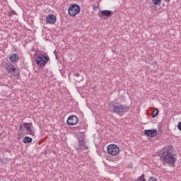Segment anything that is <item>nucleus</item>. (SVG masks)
I'll list each match as a JSON object with an SVG mask.
<instances>
[{
  "instance_id": "nucleus-10",
  "label": "nucleus",
  "mask_w": 181,
  "mask_h": 181,
  "mask_svg": "<svg viewBox=\"0 0 181 181\" xmlns=\"http://www.w3.org/2000/svg\"><path fill=\"white\" fill-rule=\"evenodd\" d=\"M157 134L158 131L156 129L144 130V135H147V136H151V138L156 136Z\"/></svg>"
},
{
  "instance_id": "nucleus-25",
  "label": "nucleus",
  "mask_w": 181,
  "mask_h": 181,
  "mask_svg": "<svg viewBox=\"0 0 181 181\" xmlns=\"http://www.w3.org/2000/svg\"><path fill=\"white\" fill-rule=\"evenodd\" d=\"M54 54H55L56 57H57V52L56 51L54 52Z\"/></svg>"
},
{
  "instance_id": "nucleus-1",
  "label": "nucleus",
  "mask_w": 181,
  "mask_h": 181,
  "mask_svg": "<svg viewBox=\"0 0 181 181\" xmlns=\"http://www.w3.org/2000/svg\"><path fill=\"white\" fill-rule=\"evenodd\" d=\"M161 159L164 163L175 165L176 162V154L173 153V146H168L164 147Z\"/></svg>"
},
{
  "instance_id": "nucleus-12",
  "label": "nucleus",
  "mask_w": 181,
  "mask_h": 181,
  "mask_svg": "<svg viewBox=\"0 0 181 181\" xmlns=\"http://www.w3.org/2000/svg\"><path fill=\"white\" fill-rule=\"evenodd\" d=\"M9 59L11 63H18L19 61V56L17 54H11Z\"/></svg>"
},
{
  "instance_id": "nucleus-15",
  "label": "nucleus",
  "mask_w": 181,
  "mask_h": 181,
  "mask_svg": "<svg viewBox=\"0 0 181 181\" xmlns=\"http://www.w3.org/2000/svg\"><path fill=\"white\" fill-rule=\"evenodd\" d=\"M158 114H159V111L158 110V109L154 110L152 113V117L155 118L158 117Z\"/></svg>"
},
{
  "instance_id": "nucleus-23",
  "label": "nucleus",
  "mask_w": 181,
  "mask_h": 181,
  "mask_svg": "<svg viewBox=\"0 0 181 181\" xmlns=\"http://www.w3.org/2000/svg\"><path fill=\"white\" fill-rule=\"evenodd\" d=\"M74 76H76V77H80V74L76 73V74H74Z\"/></svg>"
},
{
  "instance_id": "nucleus-4",
  "label": "nucleus",
  "mask_w": 181,
  "mask_h": 181,
  "mask_svg": "<svg viewBox=\"0 0 181 181\" xmlns=\"http://www.w3.org/2000/svg\"><path fill=\"white\" fill-rule=\"evenodd\" d=\"M49 60L50 58H49V57L47 56L39 55L35 59V62L39 67H45V66H46V64H47V62H49Z\"/></svg>"
},
{
  "instance_id": "nucleus-20",
  "label": "nucleus",
  "mask_w": 181,
  "mask_h": 181,
  "mask_svg": "<svg viewBox=\"0 0 181 181\" xmlns=\"http://www.w3.org/2000/svg\"><path fill=\"white\" fill-rule=\"evenodd\" d=\"M12 15H16V12H15V11H11V14H10V16H12Z\"/></svg>"
},
{
  "instance_id": "nucleus-17",
  "label": "nucleus",
  "mask_w": 181,
  "mask_h": 181,
  "mask_svg": "<svg viewBox=\"0 0 181 181\" xmlns=\"http://www.w3.org/2000/svg\"><path fill=\"white\" fill-rule=\"evenodd\" d=\"M138 181H145V175H142L141 177H139L138 179H137Z\"/></svg>"
},
{
  "instance_id": "nucleus-16",
  "label": "nucleus",
  "mask_w": 181,
  "mask_h": 181,
  "mask_svg": "<svg viewBox=\"0 0 181 181\" xmlns=\"http://www.w3.org/2000/svg\"><path fill=\"white\" fill-rule=\"evenodd\" d=\"M153 5H160L162 0H152Z\"/></svg>"
},
{
  "instance_id": "nucleus-18",
  "label": "nucleus",
  "mask_w": 181,
  "mask_h": 181,
  "mask_svg": "<svg viewBox=\"0 0 181 181\" xmlns=\"http://www.w3.org/2000/svg\"><path fill=\"white\" fill-rule=\"evenodd\" d=\"M0 161L1 162V163H8V160H6L5 158H1Z\"/></svg>"
},
{
  "instance_id": "nucleus-5",
  "label": "nucleus",
  "mask_w": 181,
  "mask_h": 181,
  "mask_svg": "<svg viewBox=\"0 0 181 181\" xmlns=\"http://www.w3.org/2000/svg\"><path fill=\"white\" fill-rule=\"evenodd\" d=\"M80 6L77 4H71L68 9L69 15L72 17L76 16V15H78V13H80Z\"/></svg>"
},
{
  "instance_id": "nucleus-6",
  "label": "nucleus",
  "mask_w": 181,
  "mask_h": 181,
  "mask_svg": "<svg viewBox=\"0 0 181 181\" xmlns=\"http://www.w3.org/2000/svg\"><path fill=\"white\" fill-rule=\"evenodd\" d=\"M107 153L110 155H118L119 153V147L115 144H110L107 146Z\"/></svg>"
},
{
  "instance_id": "nucleus-24",
  "label": "nucleus",
  "mask_w": 181,
  "mask_h": 181,
  "mask_svg": "<svg viewBox=\"0 0 181 181\" xmlns=\"http://www.w3.org/2000/svg\"><path fill=\"white\" fill-rule=\"evenodd\" d=\"M22 128H23V126L22 124L20 125V130L22 131Z\"/></svg>"
},
{
  "instance_id": "nucleus-9",
  "label": "nucleus",
  "mask_w": 181,
  "mask_h": 181,
  "mask_svg": "<svg viewBox=\"0 0 181 181\" xmlns=\"http://www.w3.org/2000/svg\"><path fill=\"white\" fill-rule=\"evenodd\" d=\"M56 21H57V18L53 14H49L46 17L47 23H49L50 25H54V23H56Z\"/></svg>"
},
{
  "instance_id": "nucleus-13",
  "label": "nucleus",
  "mask_w": 181,
  "mask_h": 181,
  "mask_svg": "<svg viewBox=\"0 0 181 181\" xmlns=\"http://www.w3.org/2000/svg\"><path fill=\"white\" fill-rule=\"evenodd\" d=\"M101 15H103V16H106L107 18H109L110 16H111V15H112V11L104 10L101 11Z\"/></svg>"
},
{
  "instance_id": "nucleus-2",
  "label": "nucleus",
  "mask_w": 181,
  "mask_h": 181,
  "mask_svg": "<svg viewBox=\"0 0 181 181\" xmlns=\"http://www.w3.org/2000/svg\"><path fill=\"white\" fill-rule=\"evenodd\" d=\"M109 110L111 112H115L116 114L122 116L125 112H128L129 111V106L113 101L110 103Z\"/></svg>"
},
{
  "instance_id": "nucleus-19",
  "label": "nucleus",
  "mask_w": 181,
  "mask_h": 181,
  "mask_svg": "<svg viewBox=\"0 0 181 181\" xmlns=\"http://www.w3.org/2000/svg\"><path fill=\"white\" fill-rule=\"evenodd\" d=\"M177 128L180 131H181V122H180L177 124Z\"/></svg>"
},
{
  "instance_id": "nucleus-21",
  "label": "nucleus",
  "mask_w": 181,
  "mask_h": 181,
  "mask_svg": "<svg viewBox=\"0 0 181 181\" xmlns=\"http://www.w3.org/2000/svg\"><path fill=\"white\" fill-rule=\"evenodd\" d=\"M97 9H98V4L96 6H93L94 11H97Z\"/></svg>"
},
{
  "instance_id": "nucleus-8",
  "label": "nucleus",
  "mask_w": 181,
  "mask_h": 181,
  "mask_svg": "<svg viewBox=\"0 0 181 181\" xmlns=\"http://www.w3.org/2000/svg\"><path fill=\"white\" fill-rule=\"evenodd\" d=\"M77 122H78V119L74 115L69 116L66 120V124L70 126L76 125Z\"/></svg>"
},
{
  "instance_id": "nucleus-14",
  "label": "nucleus",
  "mask_w": 181,
  "mask_h": 181,
  "mask_svg": "<svg viewBox=\"0 0 181 181\" xmlns=\"http://www.w3.org/2000/svg\"><path fill=\"white\" fill-rule=\"evenodd\" d=\"M32 141H33L32 138H30L29 136H25L23 139V144H30V142H32Z\"/></svg>"
},
{
  "instance_id": "nucleus-11",
  "label": "nucleus",
  "mask_w": 181,
  "mask_h": 181,
  "mask_svg": "<svg viewBox=\"0 0 181 181\" xmlns=\"http://www.w3.org/2000/svg\"><path fill=\"white\" fill-rule=\"evenodd\" d=\"M6 70L8 71V73H15L16 71V68H15V66L12 64V63H8L6 66Z\"/></svg>"
},
{
  "instance_id": "nucleus-3",
  "label": "nucleus",
  "mask_w": 181,
  "mask_h": 181,
  "mask_svg": "<svg viewBox=\"0 0 181 181\" xmlns=\"http://www.w3.org/2000/svg\"><path fill=\"white\" fill-rule=\"evenodd\" d=\"M86 134L79 133L78 134V140L79 146L77 148V151L78 152H81V151H84V149H87V146H86Z\"/></svg>"
},
{
  "instance_id": "nucleus-7",
  "label": "nucleus",
  "mask_w": 181,
  "mask_h": 181,
  "mask_svg": "<svg viewBox=\"0 0 181 181\" xmlns=\"http://www.w3.org/2000/svg\"><path fill=\"white\" fill-rule=\"evenodd\" d=\"M23 127L26 129L27 132L30 134V135L35 136V132L33 131V124H32V123H23Z\"/></svg>"
},
{
  "instance_id": "nucleus-22",
  "label": "nucleus",
  "mask_w": 181,
  "mask_h": 181,
  "mask_svg": "<svg viewBox=\"0 0 181 181\" xmlns=\"http://www.w3.org/2000/svg\"><path fill=\"white\" fill-rule=\"evenodd\" d=\"M149 181H156V178H155V177H151V178L149 179Z\"/></svg>"
}]
</instances>
